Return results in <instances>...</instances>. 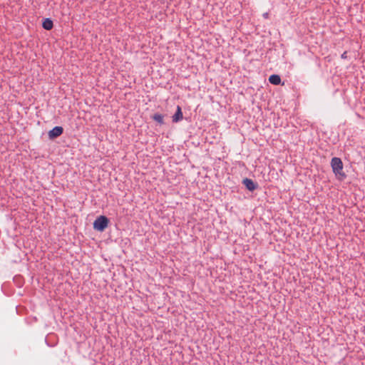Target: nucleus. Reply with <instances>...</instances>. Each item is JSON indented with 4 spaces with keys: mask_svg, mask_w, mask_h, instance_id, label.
Returning a JSON list of instances; mask_svg holds the SVG:
<instances>
[{
    "mask_svg": "<svg viewBox=\"0 0 365 365\" xmlns=\"http://www.w3.org/2000/svg\"><path fill=\"white\" fill-rule=\"evenodd\" d=\"M331 166L338 180H342L346 178V174L343 172V163L339 158H333L331 160Z\"/></svg>",
    "mask_w": 365,
    "mask_h": 365,
    "instance_id": "1",
    "label": "nucleus"
},
{
    "mask_svg": "<svg viewBox=\"0 0 365 365\" xmlns=\"http://www.w3.org/2000/svg\"><path fill=\"white\" fill-rule=\"evenodd\" d=\"M108 218L104 215H101L95 220L93 229L99 232H103L108 227Z\"/></svg>",
    "mask_w": 365,
    "mask_h": 365,
    "instance_id": "2",
    "label": "nucleus"
},
{
    "mask_svg": "<svg viewBox=\"0 0 365 365\" xmlns=\"http://www.w3.org/2000/svg\"><path fill=\"white\" fill-rule=\"evenodd\" d=\"M63 132V128L61 126H56L48 132V137L50 139H54L60 136Z\"/></svg>",
    "mask_w": 365,
    "mask_h": 365,
    "instance_id": "3",
    "label": "nucleus"
},
{
    "mask_svg": "<svg viewBox=\"0 0 365 365\" xmlns=\"http://www.w3.org/2000/svg\"><path fill=\"white\" fill-rule=\"evenodd\" d=\"M243 184L245 185L247 189L250 191H253L257 188V185L254 182V181L249 178H245L243 180Z\"/></svg>",
    "mask_w": 365,
    "mask_h": 365,
    "instance_id": "4",
    "label": "nucleus"
},
{
    "mask_svg": "<svg viewBox=\"0 0 365 365\" xmlns=\"http://www.w3.org/2000/svg\"><path fill=\"white\" fill-rule=\"evenodd\" d=\"M182 118H183V115H182L181 108H180V106H178L176 112L173 116V122L177 123V122L181 120L182 119Z\"/></svg>",
    "mask_w": 365,
    "mask_h": 365,
    "instance_id": "5",
    "label": "nucleus"
},
{
    "mask_svg": "<svg viewBox=\"0 0 365 365\" xmlns=\"http://www.w3.org/2000/svg\"><path fill=\"white\" fill-rule=\"evenodd\" d=\"M269 82L273 85H279L281 83V78L278 75L273 74L269 78Z\"/></svg>",
    "mask_w": 365,
    "mask_h": 365,
    "instance_id": "6",
    "label": "nucleus"
},
{
    "mask_svg": "<svg viewBox=\"0 0 365 365\" xmlns=\"http://www.w3.org/2000/svg\"><path fill=\"white\" fill-rule=\"evenodd\" d=\"M53 26V21L50 19H46L43 22V28L46 30H51Z\"/></svg>",
    "mask_w": 365,
    "mask_h": 365,
    "instance_id": "7",
    "label": "nucleus"
},
{
    "mask_svg": "<svg viewBox=\"0 0 365 365\" xmlns=\"http://www.w3.org/2000/svg\"><path fill=\"white\" fill-rule=\"evenodd\" d=\"M163 118V115L160 113H155L153 116V119L160 125H163L164 123Z\"/></svg>",
    "mask_w": 365,
    "mask_h": 365,
    "instance_id": "8",
    "label": "nucleus"
},
{
    "mask_svg": "<svg viewBox=\"0 0 365 365\" xmlns=\"http://www.w3.org/2000/svg\"><path fill=\"white\" fill-rule=\"evenodd\" d=\"M346 54H347L346 51L344 52L341 56V58H346Z\"/></svg>",
    "mask_w": 365,
    "mask_h": 365,
    "instance_id": "9",
    "label": "nucleus"
},
{
    "mask_svg": "<svg viewBox=\"0 0 365 365\" xmlns=\"http://www.w3.org/2000/svg\"><path fill=\"white\" fill-rule=\"evenodd\" d=\"M263 17L264 19H267L269 17V14L267 12L263 14Z\"/></svg>",
    "mask_w": 365,
    "mask_h": 365,
    "instance_id": "10",
    "label": "nucleus"
}]
</instances>
